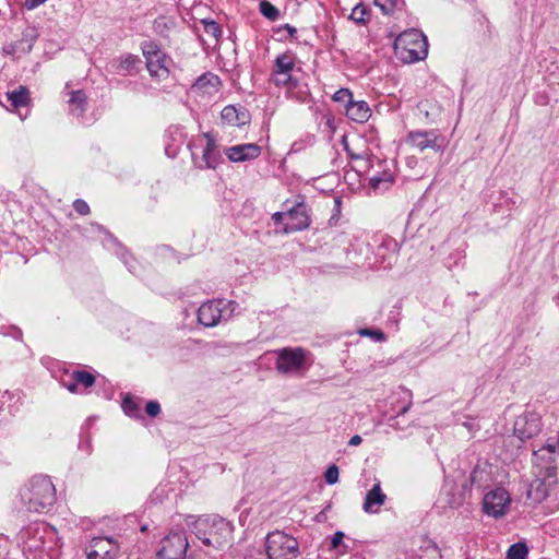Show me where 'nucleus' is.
<instances>
[{
	"mask_svg": "<svg viewBox=\"0 0 559 559\" xmlns=\"http://www.w3.org/2000/svg\"><path fill=\"white\" fill-rule=\"evenodd\" d=\"M20 496L29 511L44 512L55 503L56 489L47 476L38 475L21 489Z\"/></svg>",
	"mask_w": 559,
	"mask_h": 559,
	"instance_id": "f257e3e1",
	"label": "nucleus"
},
{
	"mask_svg": "<svg viewBox=\"0 0 559 559\" xmlns=\"http://www.w3.org/2000/svg\"><path fill=\"white\" fill-rule=\"evenodd\" d=\"M393 50L395 57L403 63H414L426 59L428 40L423 32L409 28L395 37Z\"/></svg>",
	"mask_w": 559,
	"mask_h": 559,
	"instance_id": "f03ea898",
	"label": "nucleus"
},
{
	"mask_svg": "<svg viewBox=\"0 0 559 559\" xmlns=\"http://www.w3.org/2000/svg\"><path fill=\"white\" fill-rule=\"evenodd\" d=\"M194 533L206 546L219 548L231 537V525L218 516L200 518L194 523Z\"/></svg>",
	"mask_w": 559,
	"mask_h": 559,
	"instance_id": "7ed1b4c3",
	"label": "nucleus"
},
{
	"mask_svg": "<svg viewBox=\"0 0 559 559\" xmlns=\"http://www.w3.org/2000/svg\"><path fill=\"white\" fill-rule=\"evenodd\" d=\"M265 547L267 559H297L300 555L298 540L281 531L267 534Z\"/></svg>",
	"mask_w": 559,
	"mask_h": 559,
	"instance_id": "20e7f679",
	"label": "nucleus"
},
{
	"mask_svg": "<svg viewBox=\"0 0 559 559\" xmlns=\"http://www.w3.org/2000/svg\"><path fill=\"white\" fill-rule=\"evenodd\" d=\"M412 392L403 386H399L397 390L390 394L389 403L393 414L389 417L386 416V425L389 427L395 430H404V428L411 426V421L405 418V414L412 406Z\"/></svg>",
	"mask_w": 559,
	"mask_h": 559,
	"instance_id": "39448f33",
	"label": "nucleus"
},
{
	"mask_svg": "<svg viewBox=\"0 0 559 559\" xmlns=\"http://www.w3.org/2000/svg\"><path fill=\"white\" fill-rule=\"evenodd\" d=\"M276 354L275 369L283 376H295L307 369L308 352L302 347H285L274 352Z\"/></svg>",
	"mask_w": 559,
	"mask_h": 559,
	"instance_id": "423d86ee",
	"label": "nucleus"
},
{
	"mask_svg": "<svg viewBox=\"0 0 559 559\" xmlns=\"http://www.w3.org/2000/svg\"><path fill=\"white\" fill-rule=\"evenodd\" d=\"M511 504V496L509 491L502 487H497L483 498V512L491 518L500 519L504 516Z\"/></svg>",
	"mask_w": 559,
	"mask_h": 559,
	"instance_id": "0eeeda50",
	"label": "nucleus"
},
{
	"mask_svg": "<svg viewBox=\"0 0 559 559\" xmlns=\"http://www.w3.org/2000/svg\"><path fill=\"white\" fill-rule=\"evenodd\" d=\"M143 55L146 59V68L151 76L158 80L168 78L170 60L156 45L146 44L143 48Z\"/></svg>",
	"mask_w": 559,
	"mask_h": 559,
	"instance_id": "6e6552de",
	"label": "nucleus"
},
{
	"mask_svg": "<svg viewBox=\"0 0 559 559\" xmlns=\"http://www.w3.org/2000/svg\"><path fill=\"white\" fill-rule=\"evenodd\" d=\"M189 543L183 532H170L162 540V547L157 552V559H183Z\"/></svg>",
	"mask_w": 559,
	"mask_h": 559,
	"instance_id": "1a4fd4ad",
	"label": "nucleus"
},
{
	"mask_svg": "<svg viewBox=\"0 0 559 559\" xmlns=\"http://www.w3.org/2000/svg\"><path fill=\"white\" fill-rule=\"evenodd\" d=\"M233 305L234 302L223 299L205 302L198 310V320L206 328L215 326L225 318L227 308Z\"/></svg>",
	"mask_w": 559,
	"mask_h": 559,
	"instance_id": "9d476101",
	"label": "nucleus"
},
{
	"mask_svg": "<svg viewBox=\"0 0 559 559\" xmlns=\"http://www.w3.org/2000/svg\"><path fill=\"white\" fill-rule=\"evenodd\" d=\"M542 431V418L537 413L526 412L514 423V435L524 442Z\"/></svg>",
	"mask_w": 559,
	"mask_h": 559,
	"instance_id": "9b49d317",
	"label": "nucleus"
},
{
	"mask_svg": "<svg viewBox=\"0 0 559 559\" xmlns=\"http://www.w3.org/2000/svg\"><path fill=\"white\" fill-rule=\"evenodd\" d=\"M119 546L111 537H95L86 547L87 559H115Z\"/></svg>",
	"mask_w": 559,
	"mask_h": 559,
	"instance_id": "f8f14e48",
	"label": "nucleus"
},
{
	"mask_svg": "<svg viewBox=\"0 0 559 559\" xmlns=\"http://www.w3.org/2000/svg\"><path fill=\"white\" fill-rule=\"evenodd\" d=\"M310 216L304 202H298L287 209V222L283 225V233L290 234L301 231L309 227Z\"/></svg>",
	"mask_w": 559,
	"mask_h": 559,
	"instance_id": "ddd939ff",
	"label": "nucleus"
},
{
	"mask_svg": "<svg viewBox=\"0 0 559 559\" xmlns=\"http://www.w3.org/2000/svg\"><path fill=\"white\" fill-rule=\"evenodd\" d=\"M203 136L206 141V145L202 150V156L200 158H195L194 153L192 152V157H193L194 164L198 168L214 169L218 165V162L221 158L219 152L217 151V147H216V141H215L214 136L209 132L204 133Z\"/></svg>",
	"mask_w": 559,
	"mask_h": 559,
	"instance_id": "4468645a",
	"label": "nucleus"
},
{
	"mask_svg": "<svg viewBox=\"0 0 559 559\" xmlns=\"http://www.w3.org/2000/svg\"><path fill=\"white\" fill-rule=\"evenodd\" d=\"M226 156L234 163L255 159L261 154V147L254 143L235 145L226 150Z\"/></svg>",
	"mask_w": 559,
	"mask_h": 559,
	"instance_id": "2eb2a0df",
	"label": "nucleus"
},
{
	"mask_svg": "<svg viewBox=\"0 0 559 559\" xmlns=\"http://www.w3.org/2000/svg\"><path fill=\"white\" fill-rule=\"evenodd\" d=\"M440 138L436 131H414L409 133V141L413 146L420 151L432 148L436 152L440 151L442 144L439 142Z\"/></svg>",
	"mask_w": 559,
	"mask_h": 559,
	"instance_id": "dca6fc26",
	"label": "nucleus"
},
{
	"mask_svg": "<svg viewBox=\"0 0 559 559\" xmlns=\"http://www.w3.org/2000/svg\"><path fill=\"white\" fill-rule=\"evenodd\" d=\"M384 503V496L382 493L381 483L377 481L373 487L367 492L362 509L366 513L374 514L380 512V508Z\"/></svg>",
	"mask_w": 559,
	"mask_h": 559,
	"instance_id": "f3484780",
	"label": "nucleus"
},
{
	"mask_svg": "<svg viewBox=\"0 0 559 559\" xmlns=\"http://www.w3.org/2000/svg\"><path fill=\"white\" fill-rule=\"evenodd\" d=\"M346 116L355 122L364 123L371 116V111L366 102L352 100L346 105Z\"/></svg>",
	"mask_w": 559,
	"mask_h": 559,
	"instance_id": "a211bd4d",
	"label": "nucleus"
},
{
	"mask_svg": "<svg viewBox=\"0 0 559 559\" xmlns=\"http://www.w3.org/2000/svg\"><path fill=\"white\" fill-rule=\"evenodd\" d=\"M9 106V109H17L20 107L27 106L29 103V93L25 86H19L17 88L5 93L4 95Z\"/></svg>",
	"mask_w": 559,
	"mask_h": 559,
	"instance_id": "6ab92c4d",
	"label": "nucleus"
},
{
	"mask_svg": "<svg viewBox=\"0 0 559 559\" xmlns=\"http://www.w3.org/2000/svg\"><path fill=\"white\" fill-rule=\"evenodd\" d=\"M222 120L231 126H241L248 122L249 115L246 110H238L235 106L228 105L222 110Z\"/></svg>",
	"mask_w": 559,
	"mask_h": 559,
	"instance_id": "aec40b11",
	"label": "nucleus"
},
{
	"mask_svg": "<svg viewBox=\"0 0 559 559\" xmlns=\"http://www.w3.org/2000/svg\"><path fill=\"white\" fill-rule=\"evenodd\" d=\"M221 85L219 78L211 72L202 74L194 83L193 88L204 93L217 92Z\"/></svg>",
	"mask_w": 559,
	"mask_h": 559,
	"instance_id": "412c9836",
	"label": "nucleus"
},
{
	"mask_svg": "<svg viewBox=\"0 0 559 559\" xmlns=\"http://www.w3.org/2000/svg\"><path fill=\"white\" fill-rule=\"evenodd\" d=\"M68 103L70 112L80 117L86 110L87 97L82 90L72 91Z\"/></svg>",
	"mask_w": 559,
	"mask_h": 559,
	"instance_id": "4be33fe9",
	"label": "nucleus"
},
{
	"mask_svg": "<svg viewBox=\"0 0 559 559\" xmlns=\"http://www.w3.org/2000/svg\"><path fill=\"white\" fill-rule=\"evenodd\" d=\"M140 63V59L133 55L121 57L116 63L112 64L115 71L121 75L132 74Z\"/></svg>",
	"mask_w": 559,
	"mask_h": 559,
	"instance_id": "5701e85b",
	"label": "nucleus"
},
{
	"mask_svg": "<svg viewBox=\"0 0 559 559\" xmlns=\"http://www.w3.org/2000/svg\"><path fill=\"white\" fill-rule=\"evenodd\" d=\"M526 495L533 502L539 503L548 497V489L543 480L536 479L530 485Z\"/></svg>",
	"mask_w": 559,
	"mask_h": 559,
	"instance_id": "b1692460",
	"label": "nucleus"
},
{
	"mask_svg": "<svg viewBox=\"0 0 559 559\" xmlns=\"http://www.w3.org/2000/svg\"><path fill=\"white\" fill-rule=\"evenodd\" d=\"M294 67V58L289 53H282L275 60L274 72H292Z\"/></svg>",
	"mask_w": 559,
	"mask_h": 559,
	"instance_id": "393cba45",
	"label": "nucleus"
},
{
	"mask_svg": "<svg viewBox=\"0 0 559 559\" xmlns=\"http://www.w3.org/2000/svg\"><path fill=\"white\" fill-rule=\"evenodd\" d=\"M521 204V198L516 194L512 193L510 195L508 192H501L500 193V202L498 204H495L496 209L506 206L508 211H512L513 209H516Z\"/></svg>",
	"mask_w": 559,
	"mask_h": 559,
	"instance_id": "a878e982",
	"label": "nucleus"
},
{
	"mask_svg": "<svg viewBox=\"0 0 559 559\" xmlns=\"http://www.w3.org/2000/svg\"><path fill=\"white\" fill-rule=\"evenodd\" d=\"M72 380H75L78 385H83L85 389L91 388L95 383V377L83 370L73 371L71 374Z\"/></svg>",
	"mask_w": 559,
	"mask_h": 559,
	"instance_id": "bb28decb",
	"label": "nucleus"
},
{
	"mask_svg": "<svg viewBox=\"0 0 559 559\" xmlns=\"http://www.w3.org/2000/svg\"><path fill=\"white\" fill-rule=\"evenodd\" d=\"M528 549L524 543H515L509 547L507 559H526Z\"/></svg>",
	"mask_w": 559,
	"mask_h": 559,
	"instance_id": "cd10ccee",
	"label": "nucleus"
},
{
	"mask_svg": "<svg viewBox=\"0 0 559 559\" xmlns=\"http://www.w3.org/2000/svg\"><path fill=\"white\" fill-rule=\"evenodd\" d=\"M259 7L261 14L271 21H275L280 16L278 9L266 0L261 1Z\"/></svg>",
	"mask_w": 559,
	"mask_h": 559,
	"instance_id": "c85d7f7f",
	"label": "nucleus"
},
{
	"mask_svg": "<svg viewBox=\"0 0 559 559\" xmlns=\"http://www.w3.org/2000/svg\"><path fill=\"white\" fill-rule=\"evenodd\" d=\"M202 25H203V31L206 35L218 40V38L222 35V31H221L218 23H216L213 20H203Z\"/></svg>",
	"mask_w": 559,
	"mask_h": 559,
	"instance_id": "c756f323",
	"label": "nucleus"
},
{
	"mask_svg": "<svg viewBox=\"0 0 559 559\" xmlns=\"http://www.w3.org/2000/svg\"><path fill=\"white\" fill-rule=\"evenodd\" d=\"M556 443H546L542 445L539 449L534 450V456H540L542 454H547V462L554 463L556 455Z\"/></svg>",
	"mask_w": 559,
	"mask_h": 559,
	"instance_id": "7c9ffc66",
	"label": "nucleus"
},
{
	"mask_svg": "<svg viewBox=\"0 0 559 559\" xmlns=\"http://www.w3.org/2000/svg\"><path fill=\"white\" fill-rule=\"evenodd\" d=\"M368 15H369V12H368L367 8L362 4H357L352 10L350 19L358 24H364V23H366Z\"/></svg>",
	"mask_w": 559,
	"mask_h": 559,
	"instance_id": "2f4dec72",
	"label": "nucleus"
},
{
	"mask_svg": "<svg viewBox=\"0 0 559 559\" xmlns=\"http://www.w3.org/2000/svg\"><path fill=\"white\" fill-rule=\"evenodd\" d=\"M532 461L533 464L540 466L542 468H545L547 475H551L556 471L554 463L547 462V454H542L540 456L533 455Z\"/></svg>",
	"mask_w": 559,
	"mask_h": 559,
	"instance_id": "473e14b6",
	"label": "nucleus"
},
{
	"mask_svg": "<svg viewBox=\"0 0 559 559\" xmlns=\"http://www.w3.org/2000/svg\"><path fill=\"white\" fill-rule=\"evenodd\" d=\"M399 320H400V307L394 306L393 310L390 311L389 319L386 321V331L389 329L393 330V332L399 331Z\"/></svg>",
	"mask_w": 559,
	"mask_h": 559,
	"instance_id": "72a5a7b5",
	"label": "nucleus"
},
{
	"mask_svg": "<svg viewBox=\"0 0 559 559\" xmlns=\"http://www.w3.org/2000/svg\"><path fill=\"white\" fill-rule=\"evenodd\" d=\"M404 0H386V15L392 13L402 14L404 12Z\"/></svg>",
	"mask_w": 559,
	"mask_h": 559,
	"instance_id": "f704fd0d",
	"label": "nucleus"
},
{
	"mask_svg": "<svg viewBox=\"0 0 559 559\" xmlns=\"http://www.w3.org/2000/svg\"><path fill=\"white\" fill-rule=\"evenodd\" d=\"M333 100L337 103H343L345 106L353 100V94L347 88H340L333 95Z\"/></svg>",
	"mask_w": 559,
	"mask_h": 559,
	"instance_id": "c9c22d12",
	"label": "nucleus"
},
{
	"mask_svg": "<svg viewBox=\"0 0 559 559\" xmlns=\"http://www.w3.org/2000/svg\"><path fill=\"white\" fill-rule=\"evenodd\" d=\"M464 252L462 250H455L448 258L444 259V264L448 269L456 266L461 260L464 259Z\"/></svg>",
	"mask_w": 559,
	"mask_h": 559,
	"instance_id": "e433bc0d",
	"label": "nucleus"
},
{
	"mask_svg": "<svg viewBox=\"0 0 559 559\" xmlns=\"http://www.w3.org/2000/svg\"><path fill=\"white\" fill-rule=\"evenodd\" d=\"M273 80H274V83L277 85V86H287V85H290L292 83V74L290 72H273Z\"/></svg>",
	"mask_w": 559,
	"mask_h": 559,
	"instance_id": "4c0bfd02",
	"label": "nucleus"
},
{
	"mask_svg": "<svg viewBox=\"0 0 559 559\" xmlns=\"http://www.w3.org/2000/svg\"><path fill=\"white\" fill-rule=\"evenodd\" d=\"M123 411L129 416H136V412L139 409L138 404L131 399L126 397L122 402Z\"/></svg>",
	"mask_w": 559,
	"mask_h": 559,
	"instance_id": "58836bf2",
	"label": "nucleus"
},
{
	"mask_svg": "<svg viewBox=\"0 0 559 559\" xmlns=\"http://www.w3.org/2000/svg\"><path fill=\"white\" fill-rule=\"evenodd\" d=\"M324 478H325V481L329 484V485H334L337 483L338 480V468L336 465H331L325 474H324Z\"/></svg>",
	"mask_w": 559,
	"mask_h": 559,
	"instance_id": "ea45409f",
	"label": "nucleus"
},
{
	"mask_svg": "<svg viewBox=\"0 0 559 559\" xmlns=\"http://www.w3.org/2000/svg\"><path fill=\"white\" fill-rule=\"evenodd\" d=\"M358 334L361 336L372 337L376 341H382L384 338V335L380 330L360 329Z\"/></svg>",
	"mask_w": 559,
	"mask_h": 559,
	"instance_id": "a19ab883",
	"label": "nucleus"
},
{
	"mask_svg": "<svg viewBox=\"0 0 559 559\" xmlns=\"http://www.w3.org/2000/svg\"><path fill=\"white\" fill-rule=\"evenodd\" d=\"M145 412L150 417H156L160 413V405L157 401H150L145 406Z\"/></svg>",
	"mask_w": 559,
	"mask_h": 559,
	"instance_id": "79ce46f5",
	"label": "nucleus"
},
{
	"mask_svg": "<svg viewBox=\"0 0 559 559\" xmlns=\"http://www.w3.org/2000/svg\"><path fill=\"white\" fill-rule=\"evenodd\" d=\"M73 207L81 215H87L90 213V206L84 200H75L73 203Z\"/></svg>",
	"mask_w": 559,
	"mask_h": 559,
	"instance_id": "37998d69",
	"label": "nucleus"
},
{
	"mask_svg": "<svg viewBox=\"0 0 559 559\" xmlns=\"http://www.w3.org/2000/svg\"><path fill=\"white\" fill-rule=\"evenodd\" d=\"M484 471L479 468V466H475L471 473V483L472 485H478L483 479Z\"/></svg>",
	"mask_w": 559,
	"mask_h": 559,
	"instance_id": "c03bdc74",
	"label": "nucleus"
},
{
	"mask_svg": "<svg viewBox=\"0 0 559 559\" xmlns=\"http://www.w3.org/2000/svg\"><path fill=\"white\" fill-rule=\"evenodd\" d=\"M343 538H344L343 532H340V531L335 532L332 537V540H331V547L333 549L337 548L342 544Z\"/></svg>",
	"mask_w": 559,
	"mask_h": 559,
	"instance_id": "a18cd8bd",
	"label": "nucleus"
},
{
	"mask_svg": "<svg viewBox=\"0 0 559 559\" xmlns=\"http://www.w3.org/2000/svg\"><path fill=\"white\" fill-rule=\"evenodd\" d=\"M47 0H24V7L27 10H34L44 4Z\"/></svg>",
	"mask_w": 559,
	"mask_h": 559,
	"instance_id": "49530a36",
	"label": "nucleus"
},
{
	"mask_svg": "<svg viewBox=\"0 0 559 559\" xmlns=\"http://www.w3.org/2000/svg\"><path fill=\"white\" fill-rule=\"evenodd\" d=\"M19 50L17 43H10L3 46V52L7 55H15Z\"/></svg>",
	"mask_w": 559,
	"mask_h": 559,
	"instance_id": "de8ad7c7",
	"label": "nucleus"
},
{
	"mask_svg": "<svg viewBox=\"0 0 559 559\" xmlns=\"http://www.w3.org/2000/svg\"><path fill=\"white\" fill-rule=\"evenodd\" d=\"M272 219L275 224H283L284 221H287V211L274 213Z\"/></svg>",
	"mask_w": 559,
	"mask_h": 559,
	"instance_id": "09e8293b",
	"label": "nucleus"
},
{
	"mask_svg": "<svg viewBox=\"0 0 559 559\" xmlns=\"http://www.w3.org/2000/svg\"><path fill=\"white\" fill-rule=\"evenodd\" d=\"M66 388L72 392V393H75L78 392V383L75 382V380H72V382H69V383H64Z\"/></svg>",
	"mask_w": 559,
	"mask_h": 559,
	"instance_id": "8fccbe9b",
	"label": "nucleus"
},
{
	"mask_svg": "<svg viewBox=\"0 0 559 559\" xmlns=\"http://www.w3.org/2000/svg\"><path fill=\"white\" fill-rule=\"evenodd\" d=\"M360 443H361V437H360V436H358V435L353 436V437L349 439V442H348V444H349V445H354V447H356V445H358V444H360Z\"/></svg>",
	"mask_w": 559,
	"mask_h": 559,
	"instance_id": "3c124183",
	"label": "nucleus"
},
{
	"mask_svg": "<svg viewBox=\"0 0 559 559\" xmlns=\"http://www.w3.org/2000/svg\"><path fill=\"white\" fill-rule=\"evenodd\" d=\"M381 181H382V179L380 177H372V178H370V186L373 189H377L380 186Z\"/></svg>",
	"mask_w": 559,
	"mask_h": 559,
	"instance_id": "603ef678",
	"label": "nucleus"
},
{
	"mask_svg": "<svg viewBox=\"0 0 559 559\" xmlns=\"http://www.w3.org/2000/svg\"><path fill=\"white\" fill-rule=\"evenodd\" d=\"M248 559H267V557L265 554L258 551L254 555L249 556Z\"/></svg>",
	"mask_w": 559,
	"mask_h": 559,
	"instance_id": "864d4df0",
	"label": "nucleus"
},
{
	"mask_svg": "<svg viewBox=\"0 0 559 559\" xmlns=\"http://www.w3.org/2000/svg\"><path fill=\"white\" fill-rule=\"evenodd\" d=\"M285 29L289 33L290 36H294L296 34V28L289 24L285 25Z\"/></svg>",
	"mask_w": 559,
	"mask_h": 559,
	"instance_id": "5fc2aeb1",
	"label": "nucleus"
},
{
	"mask_svg": "<svg viewBox=\"0 0 559 559\" xmlns=\"http://www.w3.org/2000/svg\"><path fill=\"white\" fill-rule=\"evenodd\" d=\"M343 144H344L345 150L348 152V154L350 155L352 158H357L358 157L357 155H354V154L350 153L345 136H343Z\"/></svg>",
	"mask_w": 559,
	"mask_h": 559,
	"instance_id": "6e6d98bb",
	"label": "nucleus"
},
{
	"mask_svg": "<svg viewBox=\"0 0 559 559\" xmlns=\"http://www.w3.org/2000/svg\"><path fill=\"white\" fill-rule=\"evenodd\" d=\"M409 557H411V556L408 555V552H407V551H403L402 554H400V555L397 556V558H396V559H409Z\"/></svg>",
	"mask_w": 559,
	"mask_h": 559,
	"instance_id": "4d7b16f0",
	"label": "nucleus"
},
{
	"mask_svg": "<svg viewBox=\"0 0 559 559\" xmlns=\"http://www.w3.org/2000/svg\"><path fill=\"white\" fill-rule=\"evenodd\" d=\"M374 4L378 5L382 11H384V3H382V0H374Z\"/></svg>",
	"mask_w": 559,
	"mask_h": 559,
	"instance_id": "13d9d810",
	"label": "nucleus"
},
{
	"mask_svg": "<svg viewBox=\"0 0 559 559\" xmlns=\"http://www.w3.org/2000/svg\"><path fill=\"white\" fill-rule=\"evenodd\" d=\"M391 242H393L394 247H396V242L394 240H391ZM385 247H386V249L390 248V241L388 239H386Z\"/></svg>",
	"mask_w": 559,
	"mask_h": 559,
	"instance_id": "bf43d9fd",
	"label": "nucleus"
},
{
	"mask_svg": "<svg viewBox=\"0 0 559 559\" xmlns=\"http://www.w3.org/2000/svg\"><path fill=\"white\" fill-rule=\"evenodd\" d=\"M463 425H464L468 430H472V428H473V425H472V424H469V423H464Z\"/></svg>",
	"mask_w": 559,
	"mask_h": 559,
	"instance_id": "052dcab7",
	"label": "nucleus"
},
{
	"mask_svg": "<svg viewBox=\"0 0 559 559\" xmlns=\"http://www.w3.org/2000/svg\"><path fill=\"white\" fill-rule=\"evenodd\" d=\"M385 181H386V183H388V182H391V183H392V182L394 181V179H393L392 177H389V176L386 175Z\"/></svg>",
	"mask_w": 559,
	"mask_h": 559,
	"instance_id": "680f3d73",
	"label": "nucleus"
},
{
	"mask_svg": "<svg viewBox=\"0 0 559 559\" xmlns=\"http://www.w3.org/2000/svg\"><path fill=\"white\" fill-rule=\"evenodd\" d=\"M394 35H395V33H394L393 31H391V32L389 33V35H388V36H389V37H392V36H394Z\"/></svg>",
	"mask_w": 559,
	"mask_h": 559,
	"instance_id": "e2e57ef3",
	"label": "nucleus"
},
{
	"mask_svg": "<svg viewBox=\"0 0 559 559\" xmlns=\"http://www.w3.org/2000/svg\"><path fill=\"white\" fill-rule=\"evenodd\" d=\"M431 548H432L433 551H437V546L435 544L431 545Z\"/></svg>",
	"mask_w": 559,
	"mask_h": 559,
	"instance_id": "0e129e2a",
	"label": "nucleus"
}]
</instances>
